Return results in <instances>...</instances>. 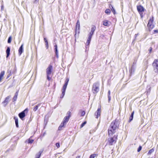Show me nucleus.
Instances as JSON below:
<instances>
[{"mask_svg": "<svg viewBox=\"0 0 158 158\" xmlns=\"http://www.w3.org/2000/svg\"><path fill=\"white\" fill-rule=\"evenodd\" d=\"M23 44H22L19 49V54L20 55L23 52Z\"/></svg>", "mask_w": 158, "mask_h": 158, "instance_id": "13", "label": "nucleus"}, {"mask_svg": "<svg viewBox=\"0 0 158 158\" xmlns=\"http://www.w3.org/2000/svg\"><path fill=\"white\" fill-rule=\"evenodd\" d=\"M103 23V25L105 26H108L110 24V23L108 20H104Z\"/></svg>", "mask_w": 158, "mask_h": 158, "instance_id": "14", "label": "nucleus"}, {"mask_svg": "<svg viewBox=\"0 0 158 158\" xmlns=\"http://www.w3.org/2000/svg\"><path fill=\"white\" fill-rule=\"evenodd\" d=\"M152 150H150L149 152H148V154H150L152 152Z\"/></svg>", "mask_w": 158, "mask_h": 158, "instance_id": "42", "label": "nucleus"}, {"mask_svg": "<svg viewBox=\"0 0 158 158\" xmlns=\"http://www.w3.org/2000/svg\"><path fill=\"white\" fill-rule=\"evenodd\" d=\"M26 111H28L27 109H26L24 111L22 112L19 114V116L21 118H22L25 116L24 112Z\"/></svg>", "mask_w": 158, "mask_h": 158, "instance_id": "9", "label": "nucleus"}, {"mask_svg": "<svg viewBox=\"0 0 158 158\" xmlns=\"http://www.w3.org/2000/svg\"><path fill=\"white\" fill-rule=\"evenodd\" d=\"M115 130L111 129V127H110L108 130V134L109 135H112L115 132Z\"/></svg>", "mask_w": 158, "mask_h": 158, "instance_id": "10", "label": "nucleus"}, {"mask_svg": "<svg viewBox=\"0 0 158 158\" xmlns=\"http://www.w3.org/2000/svg\"><path fill=\"white\" fill-rule=\"evenodd\" d=\"M5 74V72L2 71L1 72L0 74V81H1L3 79L4 75Z\"/></svg>", "mask_w": 158, "mask_h": 158, "instance_id": "15", "label": "nucleus"}, {"mask_svg": "<svg viewBox=\"0 0 158 158\" xmlns=\"http://www.w3.org/2000/svg\"><path fill=\"white\" fill-rule=\"evenodd\" d=\"M39 106V105H37L36 106H35L34 107L33 110L35 111L36 110H37V109H38V106Z\"/></svg>", "mask_w": 158, "mask_h": 158, "instance_id": "27", "label": "nucleus"}, {"mask_svg": "<svg viewBox=\"0 0 158 158\" xmlns=\"http://www.w3.org/2000/svg\"><path fill=\"white\" fill-rule=\"evenodd\" d=\"M96 156L97 154H95L91 155L89 157V158H94Z\"/></svg>", "mask_w": 158, "mask_h": 158, "instance_id": "26", "label": "nucleus"}, {"mask_svg": "<svg viewBox=\"0 0 158 158\" xmlns=\"http://www.w3.org/2000/svg\"><path fill=\"white\" fill-rule=\"evenodd\" d=\"M46 43V47H47V49L48 48V41H46V42H45Z\"/></svg>", "mask_w": 158, "mask_h": 158, "instance_id": "31", "label": "nucleus"}, {"mask_svg": "<svg viewBox=\"0 0 158 158\" xmlns=\"http://www.w3.org/2000/svg\"><path fill=\"white\" fill-rule=\"evenodd\" d=\"M137 10L139 13L140 14L141 18L143 17V14L145 10L144 7L141 5L137 6Z\"/></svg>", "mask_w": 158, "mask_h": 158, "instance_id": "4", "label": "nucleus"}, {"mask_svg": "<svg viewBox=\"0 0 158 158\" xmlns=\"http://www.w3.org/2000/svg\"><path fill=\"white\" fill-rule=\"evenodd\" d=\"M69 79L68 78H67L65 80V83L64 85L63 89L62 94H63L62 97H63L65 94V90L69 81Z\"/></svg>", "mask_w": 158, "mask_h": 158, "instance_id": "5", "label": "nucleus"}, {"mask_svg": "<svg viewBox=\"0 0 158 158\" xmlns=\"http://www.w3.org/2000/svg\"><path fill=\"white\" fill-rule=\"evenodd\" d=\"M109 7L111 9L112 12L114 13V14H115V10L113 7V6L111 5L110 4L109 5Z\"/></svg>", "mask_w": 158, "mask_h": 158, "instance_id": "17", "label": "nucleus"}, {"mask_svg": "<svg viewBox=\"0 0 158 158\" xmlns=\"http://www.w3.org/2000/svg\"><path fill=\"white\" fill-rule=\"evenodd\" d=\"M101 109L98 108L96 112L95 113V115H97V118H98L99 117L101 114Z\"/></svg>", "mask_w": 158, "mask_h": 158, "instance_id": "11", "label": "nucleus"}, {"mask_svg": "<svg viewBox=\"0 0 158 158\" xmlns=\"http://www.w3.org/2000/svg\"><path fill=\"white\" fill-rule=\"evenodd\" d=\"M151 50H152L151 49H150V52H151Z\"/></svg>", "mask_w": 158, "mask_h": 158, "instance_id": "46", "label": "nucleus"}, {"mask_svg": "<svg viewBox=\"0 0 158 158\" xmlns=\"http://www.w3.org/2000/svg\"><path fill=\"white\" fill-rule=\"evenodd\" d=\"M54 47H55V51H57V45H56Z\"/></svg>", "mask_w": 158, "mask_h": 158, "instance_id": "37", "label": "nucleus"}, {"mask_svg": "<svg viewBox=\"0 0 158 158\" xmlns=\"http://www.w3.org/2000/svg\"><path fill=\"white\" fill-rule=\"evenodd\" d=\"M85 111H83L82 113H81V115L82 116H83L84 115H85Z\"/></svg>", "mask_w": 158, "mask_h": 158, "instance_id": "36", "label": "nucleus"}, {"mask_svg": "<svg viewBox=\"0 0 158 158\" xmlns=\"http://www.w3.org/2000/svg\"><path fill=\"white\" fill-rule=\"evenodd\" d=\"M66 124L65 123L63 122V123H62L59 127L58 129L59 130H60L61 129L62 127H63Z\"/></svg>", "mask_w": 158, "mask_h": 158, "instance_id": "22", "label": "nucleus"}, {"mask_svg": "<svg viewBox=\"0 0 158 158\" xmlns=\"http://www.w3.org/2000/svg\"><path fill=\"white\" fill-rule=\"evenodd\" d=\"M141 149H142L141 146H139V148H138V149L137 151L138 152H139L141 150Z\"/></svg>", "mask_w": 158, "mask_h": 158, "instance_id": "34", "label": "nucleus"}, {"mask_svg": "<svg viewBox=\"0 0 158 158\" xmlns=\"http://www.w3.org/2000/svg\"><path fill=\"white\" fill-rule=\"evenodd\" d=\"M55 52H56V55L57 57H58V51L57 50V51H55Z\"/></svg>", "mask_w": 158, "mask_h": 158, "instance_id": "39", "label": "nucleus"}, {"mask_svg": "<svg viewBox=\"0 0 158 158\" xmlns=\"http://www.w3.org/2000/svg\"><path fill=\"white\" fill-rule=\"evenodd\" d=\"M41 154V152H39L35 156V158H39Z\"/></svg>", "mask_w": 158, "mask_h": 158, "instance_id": "23", "label": "nucleus"}, {"mask_svg": "<svg viewBox=\"0 0 158 158\" xmlns=\"http://www.w3.org/2000/svg\"><path fill=\"white\" fill-rule=\"evenodd\" d=\"M117 127V125L114 122H112L111 123L110 125V127L111 129H113L115 130Z\"/></svg>", "mask_w": 158, "mask_h": 158, "instance_id": "12", "label": "nucleus"}, {"mask_svg": "<svg viewBox=\"0 0 158 158\" xmlns=\"http://www.w3.org/2000/svg\"><path fill=\"white\" fill-rule=\"evenodd\" d=\"M133 119V117H130V118H129L130 121L131 122V120H132Z\"/></svg>", "mask_w": 158, "mask_h": 158, "instance_id": "38", "label": "nucleus"}, {"mask_svg": "<svg viewBox=\"0 0 158 158\" xmlns=\"http://www.w3.org/2000/svg\"><path fill=\"white\" fill-rule=\"evenodd\" d=\"M33 141H34L32 139H29L28 140V143H32L33 142Z\"/></svg>", "mask_w": 158, "mask_h": 158, "instance_id": "29", "label": "nucleus"}, {"mask_svg": "<svg viewBox=\"0 0 158 158\" xmlns=\"http://www.w3.org/2000/svg\"><path fill=\"white\" fill-rule=\"evenodd\" d=\"M110 90H109L108 92V100H109V102L110 101V99H111V97L110 96Z\"/></svg>", "mask_w": 158, "mask_h": 158, "instance_id": "24", "label": "nucleus"}, {"mask_svg": "<svg viewBox=\"0 0 158 158\" xmlns=\"http://www.w3.org/2000/svg\"><path fill=\"white\" fill-rule=\"evenodd\" d=\"M95 29H96V27L95 26H92L91 31L89 33V36H90V37L91 38L92 36L93 35L94 32L95 30Z\"/></svg>", "mask_w": 158, "mask_h": 158, "instance_id": "8", "label": "nucleus"}, {"mask_svg": "<svg viewBox=\"0 0 158 158\" xmlns=\"http://www.w3.org/2000/svg\"><path fill=\"white\" fill-rule=\"evenodd\" d=\"M105 12L106 13V14H109L110 13V9H107L105 11Z\"/></svg>", "mask_w": 158, "mask_h": 158, "instance_id": "25", "label": "nucleus"}, {"mask_svg": "<svg viewBox=\"0 0 158 158\" xmlns=\"http://www.w3.org/2000/svg\"><path fill=\"white\" fill-rule=\"evenodd\" d=\"M153 71L156 73H158V59H155L153 63Z\"/></svg>", "mask_w": 158, "mask_h": 158, "instance_id": "2", "label": "nucleus"}, {"mask_svg": "<svg viewBox=\"0 0 158 158\" xmlns=\"http://www.w3.org/2000/svg\"><path fill=\"white\" fill-rule=\"evenodd\" d=\"M44 40L45 42H46V41H47V40L45 38H44Z\"/></svg>", "mask_w": 158, "mask_h": 158, "instance_id": "43", "label": "nucleus"}, {"mask_svg": "<svg viewBox=\"0 0 158 158\" xmlns=\"http://www.w3.org/2000/svg\"><path fill=\"white\" fill-rule=\"evenodd\" d=\"M86 123V122L85 121L83 122L81 125V127H83Z\"/></svg>", "mask_w": 158, "mask_h": 158, "instance_id": "30", "label": "nucleus"}, {"mask_svg": "<svg viewBox=\"0 0 158 158\" xmlns=\"http://www.w3.org/2000/svg\"><path fill=\"white\" fill-rule=\"evenodd\" d=\"M9 98H10V97H7L6 98L4 102H7L8 100L9 99Z\"/></svg>", "mask_w": 158, "mask_h": 158, "instance_id": "32", "label": "nucleus"}, {"mask_svg": "<svg viewBox=\"0 0 158 158\" xmlns=\"http://www.w3.org/2000/svg\"><path fill=\"white\" fill-rule=\"evenodd\" d=\"M12 40V37L11 36H10L8 40V43H10L11 42V40Z\"/></svg>", "mask_w": 158, "mask_h": 158, "instance_id": "28", "label": "nucleus"}, {"mask_svg": "<svg viewBox=\"0 0 158 158\" xmlns=\"http://www.w3.org/2000/svg\"><path fill=\"white\" fill-rule=\"evenodd\" d=\"M133 114H134V111L133 112L131 113V116H130V117H133Z\"/></svg>", "mask_w": 158, "mask_h": 158, "instance_id": "41", "label": "nucleus"}, {"mask_svg": "<svg viewBox=\"0 0 158 158\" xmlns=\"http://www.w3.org/2000/svg\"><path fill=\"white\" fill-rule=\"evenodd\" d=\"M77 26H78V28L80 27V22L79 21H77Z\"/></svg>", "mask_w": 158, "mask_h": 158, "instance_id": "33", "label": "nucleus"}, {"mask_svg": "<svg viewBox=\"0 0 158 158\" xmlns=\"http://www.w3.org/2000/svg\"><path fill=\"white\" fill-rule=\"evenodd\" d=\"M62 96H63V94H62V95H61L60 96V98H63V97H62Z\"/></svg>", "mask_w": 158, "mask_h": 158, "instance_id": "44", "label": "nucleus"}, {"mask_svg": "<svg viewBox=\"0 0 158 158\" xmlns=\"http://www.w3.org/2000/svg\"><path fill=\"white\" fill-rule=\"evenodd\" d=\"M117 139V137H111L107 139V143L110 145H112L116 142Z\"/></svg>", "mask_w": 158, "mask_h": 158, "instance_id": "3", "label": "nucleus"}, {"mask_svg": "<svg viewBox=\"0 0 158 158\" xmlns=\"http://www.w3.org/2000/svg\"><path fill=\"white\" fill-rule=\"evenodd\" d=\"M132 68H133V67H132L131 69V70H132Z\"/></svg>", "mask_w": 158, "mask_h": 158, "instance_id": "45", "label": "nucleus"}, {"mask_svg": "<svg viewBox=\"0 0 158 158\" xmlns=\"http://www.w3.org/2000/svg\"><path fill=\"white\" fill-rule=\"evenodd\" d=\"M18 95V92H16L15 94V95L14 97L13 98V100L14 101H16L17 98V96Z\"/></svg>", "mask_w": 158, "mask_h": 158, "instance_id": "20", "label": "nucleus"}, {"mask_svg": "<svg viewBox=\"0 0 158 158\" xmlns=\"http://www.w3.org/2000/svg\"><path fill=\"white\" fill-rule=\"evenodd\" d=\"M91 38L90 37V36H89L87 41L86 43V44L87 45H88L90 43V41H91Z\"/></svg>", "mask_w": 158, "mask_h": 158, "instance_id": "21", "label": "nucleus"}, {"mask_svg": "<svg viewBox=\"0 0 158 158\" xmlns=\"http://www.w3.org/2000/svg\"><path fill=\"white\" fill-rule=\"evenodd\" d=\"M92 90L94 93H97L99 90L98 85L97 84H94L93 86Z\"/></svg>", "mask_w": 158, "mask_h": 158, "instance_id": "6", "label": "nucleus"}, {"mask_svg": "<svg viewBox=\"0 0 158 158\" xmlns=\"http://www.w3.org/2000/svg\"><path fill=\"white\" fill-rule=\"evenodd\" d=\"M10 48L9 47H8L6 50V57H8L9 55L10 52Z\"/></svg>", "mask_w": 158, "mask_h": 158, "instance_id": "18", "label": "nucleus"}, {"mask_svg": "<svg viewBox=\"0 0 158 158\" xmlns=\"http://www.w3.org/2000/svg\"><path fill=\"white\" fill-rule=\"evenodd\" d=\"M153 20H149L148 24V27L149 30L152 29L154 27V25L153 24Z\"/></svg>", "mask_w": 158, "mask_h": 158, "instance_id": "7", "label": "nucleus"}, {"mask_svg": "<svg viewBox=\"0 0 158 158\" xmlns=\"http://www.w3.org/2000/svg\"><path fill=\"white\" fill-rule=\"evenodd\" d=\"M52 67L51 65L49 66L46 69V73L47 74V77L48 79L50 81L51 80V78L50 77L52 73Z\"/></svg>", "mask_w": 158, "mask_h": 158, "instance_id": "1", "label": "nucleus"}, {"mask_svg": "<svg viewBox=\"0 0 158 158\" xmlns=\"http://www.w3.org/2000/svg\"><path fill=\"white\" fill-rule=\"evenodd\" d=\"M56 145L57 148H59L60 147V144L59 143H56Z\"/></svg>", "mask_w": 158, "mask_h": 158, "instance_id": "35", "label": "nucleus"}, {"mask_svg": "<svg viewBox=\"0 0 158 158\" xmlns=\"http://www.w3.org/2000/svg\"><path fill=\"white\" fill-rule=\"evenodd\" d=\"M154 33H157L158 32V30H154Z\"/></svg>", "mask_w": 158, "mask_h": 158, "instance_id": "40", "label": "nucleus"}, {"mask_svg": "<svg viewBox=\"0 0 158 158\" xmlns=\"http://www.w3.org/2000/svg\"><path fill=\"white\" fill-rule=\"evenodd\" d=\"M14 119L15 121V123L16 124V126L17 127H19V124H18V118L16 117L14 118Z\"/></svg>", "mask_w": 158, "mask_h": 158, "instance_id": "19", "label": "nucleus"}, {"mask_svg": "<svg viewBox=\"0 0 158 158\" xmlns=\"http://www.w3.org/2000/svg\"><path fill=\"white\" fill-rule=\"evenodd\" d=\"M69 116H67L65 117L64 120L63 122L66 123L68 122L69 119Z\"/></svg>", "mask_w": 158, "mask_h": 158, "instance_id": "16", "label": "nucleus"}]
</instances>
